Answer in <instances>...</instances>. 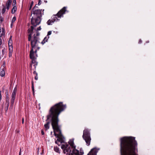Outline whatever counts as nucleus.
Instances as JSON below:
<instances>
[{"label": "nucleus", "mask_w": 155, "mask_h": 155, "mask_svg": "<svg viewBox=\"0 0 155 155\" xmlns=\"http://www.w3.org/2000/svg\"><path fill=\"white\" fill-rule=\"evenodd\" d=\"M66 104H64L62 102H60L51 107L49 111V114L47 115V119L46 120H50L51 121V125L54 130V134L58 139L55 141L56 144L58 145L57 141L62 143V140L60 139V137L62 136L60 127L58 125L59 119L58 117L60 113L63 111L66 108Z\"/></svg>", "instance_id": "obj_1"}, {"label": "nucleus", "mask_w": 155, "mask_h": 155, "mask_svg": "<svg viewBox=\"0 0 155 155\" xmlns=\"http://www.w3.org/2000/svg\"><path fill=\"white\" fill-rule=\"evenodd\" d=\"M137 146L135 137H124L120 139L121 155H137L136 152Z\"/></svg>", "instance_id": "obj_2"}, {"label": "nucleus", "mask_w": 155, "mask_h": 155, "mask_svg": "<svg viewBox=\"0 0 155 155\" xmlns=\"http://www.w3.org/2000/svg\"><path fill=\"white\" fill-rule=\"evenodd\" d=\"M32 13L33 14L31 20V23L32 25L36 27L39 25L41 21V10L36 9V7L33 8Z\"/></svg>", "instance_id": "obj_3"}, {"label": "nucleus", "mask_w": 155, "mask_h": 155, "mask_svg": "<svg viewBox=\"0 0 155 155\" xmlns=\"http://www.w3.org/2000/svg\"><path fill=\"white\" fill-rule=\"evenodd\" d=\"M61 148L64 153L68 155H80V152L76 148H72L68 144L65 143L62 144Z\"/></svg>", "instance_id": "obj_4"}, {"label": "nucleus", "mask_w": 155, "mask_h": 155, "mask_svg": "<svg viewBox=\"0 0 155 155\" xmlns=\"http://www.w3.org/2000/svg\"><path fill=\"white\" fill-rule=\"evenodd\" d=\"M39 40V38H37L34 36L30 41H31V48L36 49L35 50V53L40 48V47L38 46V44L40 43Z\"/></svg>", "instance_id": "obj_5"}, {"label": "nucleus", "mask_w": 155, "mask_h": 155, "mask_svg": "<svg viewBox=\"0 0 155 155\" xmlns=\"http://www.w3.org/2000/svg\"><path fill=\"white\" fill-rule=\"evenodd\" d=\"M82 137L83 139L85 140L86 145L87 146H89L90 144L91 139L90 131L88 129H85L84 130Z\"/></svg>", "instance_id": "obj_6"}, {"label": "nucleus", "mask_w": 155, "mask_h": 155, "mask_svg": "<svg viewBox=\"0 0 155 155\" xmlns=\"http://www.w3.org/2000/svg\"><path fill=\"white\" fill-rule=\"evenodd\" d=\"M35 49L31 48L30 52V57L31 59V62L34 64L33 66L35 67V69L36 66L38 64V62L36 61V60L38 57V55L37 54V52L35 53V51H34Z\"/></svg>", "instance_id": "obj_7"}, {"label": "nucleus", "mask_w": 155, "mask_h": 155, "mask_svg": "<svg viewBox=\"0 0 155 155\" xmlns=\"http://www.w3.org/2000/svg\"><path fill=\"white\" fill-rule=\"evenodd\" d=\"M66 11V8L64 7L58 12L56 15H53L52 20L54 22L55 21H57L60 20V19H58L56 16H57L59 18H61V17H63V15L65 13V12Z\"/></svg>", "instance_id": "obj_8"}, {"label": "nucleus", "mask_w": 155, "mask_h": 155, "mask_svg": "<svg viewBox=\"0 0 155 155\" xmlns=\"http://www.w3.org/2000/svg\"><path fill=\"white\" fill-rule=\"evenodd\" d=\"M17 91V89L16 87L14 88L12 94V98L11 101V103L12 105H13L14 104V101L15 98Z\"/></svg>", "instance_id": "obj_9"}, {"label": "nucleus", "mask_w": 155, "mask_h": 155, "mask_svg": "<svg viewBox=\"0 0 155 155\" xmlns=\"http://www.w3.org/2000/svg\"><path fill=\"white\" fill-rule=\"evenodd\" d=\"M34 26L32 25L31 27V28H29L28 30V32L29 33V34L28 35V41H30L31 40V36L33 33V30L34 29V27H35Z\"/></svg>", "instance_id": "obj_10"}, {"label": "nucleus", "mask_w": 155, "mask_h": 155, "mask_svg": "<svg viewBox=\"0 0 155 155\" xmlns=\"http://www.w3.org/2000/svg\"><path fill=\"white\" fill-rule=\"evenodd\" d=\"M98 150L96 148H93L91 150L87 155H97Z\"/></svg>", "instance_id": "obj_11"}, {"label": "nucleus", "mask_w": 155, "mask_h": 155, "mask_svg": "<svg viewBox=\"0 0 155 155\" xmlns=\"http://www.w3.org/2000/svg\"><path fill=\"white\" fill-rule=\"evenodd\" d=\"M68 143L70 146H71L72 148H75L76 146L75 145L74 143V139H71L68 142Z\"/></svg>", "instance_id": "obj_12"}, {"label": "nucleus", "mask_w": 155, "mask_h": 155, "mask_svg": "<svg viewBox=\"0 0 155 155\" xmlns=\"http://www.w3.org/2000/svg\"><path fill=\"white\" fill-rule=\"evenodd\" d=\"M12 1L11 0H8L6 4V6L8 10L9 9V7L12 3Z\"/></svg>", "instance_id": "obj_13"}, {"label": "nucleus", "mask_w": 155, "mask_h": 155, "mask_svg": "<svg viewBox=\"0 0 155 155\" xmlns=\"http://www.w3.org/2000/svg\"><path fill=\"white\" fill-rule=\"evenodd\" d=\"M50 124V122L48 121L44 125V127L46 130L49 129Z\"/></svg>", "instance_id": "obj_14"}, {"label": "nucleus", "mask_w": 155, "mask_h": 155, "mask_svg": "<svg viewBox=\"0 0 155 155\" xmlns=\"http://www.w3.org/2000/svg\"><path fill=\"white\" fill-rule=\"evenodd\" d=\"M5 71L4 68L2 69L0 71V75L3 77L5 75Z\"/></svg>", "instance_id": "obj_15"}, {"label": "nucleus", "mask_w": 155, "mask_h": 155, "mask_svg": "<svg viewBox=\"0 0 155 155\" xmlns=\"http://www.w3.org/2000/svg\"><path fill=\"white\" fill-rule=\"evenodd\" d=\"M2 31L1 33V27H0V38L2 36L4 35L5 34V30L4 28H2Z\"/></svg>", "instance_id": "obj_16"}, {"label": "nucleus", "mask_w": 155, "mask_h": 155, "mask_svg": "<svg viewBox=\"0 0 155 155\" xmlns=\"http://www.w3.org/2000/svg\"><path fill=\"white\" fill-rule=\"evenodd\" d=\"M49 38V36H48L47 37V36L45 37L44 39L41 42V44L42 45L44 44L46 42H47L48 40V39Z\"/></svg>", "instance_id": "obj_17"}, {"label": "nucleus", "mask_w": 155, "mask_h": 155, "mask_svg": "<svg viewBox=\"0 0 155 155\" xmlns=\"http://www.w3.org/2000/svg\"><path fill=\"white\" fill-rule=\"evenodd\" d=\"M54 23V22L52 21V19H49L47 21V23L48 25H52Z\"/></svg>", "instance_id": "obj_18"}, {"label": "nucleus", "mask_w": 155, "mask_h": 155, "mask_svg": "<svg viewBox=\"0 0 155 155\" xmlns=\"http://www.w3.org/2000/svg\"><path fill=\"white\" fill-rule=\"evenodd\" d=\"M17 10V8L16 6H14L13 7V8L12 10V14L14 13Z\"/></svg>", "instance_id": "obj_19"}, {"label": "nucleus", "mask_w": 155, "mask_h": 155, "mask_svg": "<svg viewBox=\"0 0 155 155\" xmlns=\"http://www.w3.org/2000/svg\"><path fill=\"white\" fill-rule=\"evenodd\" d=\"M54 150L56 152L59 153H60V152L59 150V148L58 147H54Z\"/></svg>", "instance_id": "obj_20"}, {"label": "nucleus", "mask_w": 155, "mask_h": 155, "mask_svg": "<svg viewBox=\"0 0 155 155\" xmlns=\"http://www.w3.org/2000/svg\"><path fill=\"white\" fill-rule=\"evenodd\" d=\"M6 94V101H9V99L8 91L5 92Z\"/></svg>", "instance_id": "obj_21"}, {"label": "nucleus", "mask_w": 155, "mask_h": 155, "mask_svg": "<svg viewBox=\"0 0 155 155\" xmlns=\"http://www.w3.org/2000/svg\"><path fill=\"white\" fill-rule=\"evenodd\" d=\"M6 11V8L5 5H2V14H4Z\"/></svg>", "instance_id": "obj_22"}, {"label": "nucleus", "mask_w": 155, "mask_h": 155, "mask_svg": "<svg viewBox=\"0 0 155 155\" xmlns=\"http://www.w3.org/2000/svg\"><path fill=\"white\" fill-rule=\"evenodd\" d=\"M12 37V36H10V38L8 41V44L9 46H10V45H12V40L11 39Z\"/></svg>", "instance_id": "obj_23"}, {"label": "nucleus", "mask_w": 155, "mask_h": 155, "mask_svg": "<svg viewBox=\"0 0 155 155\" xmlns=\"http://www.w3.org/2000/svg\"><path fill=\"white\" fill-rule=\"evenodd\" d=\"M32 89L33 91V93L34 94V86L33 81L32 82Z\"/></svg>", "instance_id": "obj_24"}, {"label": "nucleus", "mask_w": 155, "mask_h": 155, "mask_svg": "<svg viewBox=\"0 0 155 155\" xmlns=\"http://www.w3.org/2000/svg\"><path fill=\"white\" fill-rule=\"evenodd\" d=\"M9 105V101H6L5 104V107H8Z\"/></svg>", "instance_id": "obj_25"}, {"label": "nucleus", "mask_w": 155, "mask_h": 155, "mask_svg": "<svg viewBox=\"0 0 155 155\" xmlns=\"http://www.w3.org/2000/svg\"><path fill=\"white\" fill-rule=\"evenodd\" d=\"M39 35H40L39 33L38 32H37L36 34V35L34 34L33 35V37L35 36V37H36L37 38H39Z\"/></svg>", "instance_id": "obj_26"}, {"label": "nucleus", "mask_w": 155, "mask_h": 155, "mask_svg": "<svg viewBox=\"0 0 155 155\" xmlns=\"http://www.w3.org/2000/svg\"><path fill=\"white\" fill-rule=\"evenodd\" d=\"M33 1H32L30 4V7H29V10H31L32 7V6L33 5Z\"/></svg>", "instance_id": "obj_27"}, {"label": "nucleus", "mask_w": 155, "mask_h": 155, "mask_svg": "<svg viewBox=\"0 0 155 155\" xmlns=\"http://www.w3.org/2000/svg\"><path fill=\"white\" fill-rule=\"evenodd\" d=\"M16 20V17H13L12 19V23H13Z\"/></svg>", "instance_id": "obj_28"}, {"label": "nucleus", "mask_w": 155, "mask_h": 155, "mask_svg": "<svg viewBox=\"0 0 155 155\" xmlns=\"http://www.w3.org/2000/svg\"><path fill=\"white\" fill-rule=\"evenodd\" d=\"M3 21V18L1 16H0V24Z\"/></svg>", "instance_id": "obj_29"}, {"label": "nucleus", "mask_w": 155, "mask_h": 155, "mask_svg": "<svg viewBox=\"0 0 155 155\" xmlns=\"http://www.w3.org/2000/svg\"><path fill=\"white\" fill-rule=\"evenodd\" d=\"M51 34V31H49L48 33L47 36H48L50 35Z\"/></svg>", "instance_id": "obj_30"}, {"label": "nucleus", "mask_w": 155, "mask_h": 155, "mask_svg": "<svg viewBox=\"0 0 155 155\" xmlns=\"http://www.w3.org/2000/svg\"><path fill=\"white\" fill-rule=\"evenodd\" d=\"M12 52L11 51H9V56L10 57L12 56Z\"/></svg>", "instance_id": "obj_31"}, {"label": "nucleus", "mask_w": 155, "mask_h": 155, "mask_svg": "<svg viewBox=\"0 0 155 155\" xmlns=\"http://www.w3.org/2000/svg\"><path fill=\"white\" fill-rule=\"evenodd\" d=\"M9 49L10 51H12V45H10V46H9Z\"/></svg>", "instance_id": "obj_32"}, {"label": "nucleus", "mask_w": 155, "mask_h": 155, "mask_svg": "<svg viewBox=\"0 0 155 155\" xmlns=\"http://www.w3.org/2000/svg\"><path fill=\"white\" fill-rule=\"evenodd\" d=\"M84 154L83 151L82 150H80V155H83Z\"/></svg>", "instance_id": "obj_33"}, {"label": "nucleus", "mask_w": 155, "mask_h": 155, "mask_svg": "<svg viewBox=\"0 0 155 155\" xmlns=\"http://www.w3.org/2000/svg\"><path fill=\"white\" fill-rule=\"evenodd\" d=\"M41 29V26H39V27H38L37 28V31H40V30Z\"/></svg>", "instance_id": "obj_34"}, {"label": "nucleus", "mask_w": 155, "mask_h": 155, "mask_svg": "<svg viewBox=\"0 0 155 155\" xmlns=\"http://www.w3.org/2000/svg\"><path fill=\"white\" fill-rule=\"evenodd\" d=\"M33 74H35L36 75H37V76H38V73L36 72V71H35L33 72Z\"/></svg>", "instance_id": "obj_35"}, {"label": "nucleus", "mask_w": 155, "mask_h": 155, "mask_svg": "<svg viewBox=\"0 0 155 155\" xmlns=\"http://www.w3.org/2000/svg\"><path fill=\"white\" fill-rule=\"evenodd\" d=\"M5 53V51L4 50V49L2 50V55H4Z\"/></svg>", "instance_id": "obj_36"}, {"label": "nucleus", "mask_w": 155, "mask_h": 155, "mask_svg": "<svg viewBox=\"0 0 155 155\" xmlns=\"http://www.w3.org/2000/svg\"><path fill=\"white\" fill-rule=\"evenodd\" d=\"M41 0H39L38 2V5H41Z\"/></svg>", "instance_id": "obj_37"}, {"label": "nucleus", "mask_w": 155, "mask_h": 155, "mask_svg": "<svg viewBox=\"0 0 155 155\" xmlns=\"http://www.w3.org/2000/svg\"><path fill=\"white\" fill-rule=\"evenodd\" d=\"M2 39L1 38H0V46H1V45H2Z\"/></svg>", "instance_id": "obj_38"}, {"label": "nucleus", "mask_w": 155, "mask_h": 155, "mask_svg": "<svg viewBox=\"0 0 155 155\" xmlns=\"http://www.w3.org/2000/svg\"><path fill=\"white\" fill-rule=\"evenodd\" d=\"M38 76H37V75H36V76L35 77V79L36 80H38Z\"/></svg>", "instance_id": "obj_39"}, {"label": "nucleus", "mask_w": 155, "mask_h": 155, "mask_svg": "<svg viewBox=\"0 0 155 155\" xmlns=\"http://www.w3.org/2000/svg\"><path fill=\"white\" fill-rule=\"evenodd\" d=\"M41 134L42 135H44V133L43 130H41Z\"/></svg>", "instance_id": "obj_40"}, {"label": "nucleus", "mask_w": 155, "mask_h": 155, "mask_svg": "<svg viewBox=\"0 0 155 155\" xmlns=\"http://www.w3.org/2000/svg\"><path fill=\"white\" fill-rule=\"evenodd\" d=\"M8 107H5V109L6 111H7L8 110Z\"/></svg>", "instance_id": "obj_41"}, {"label": "nucleus", "mask_w": 155, "mask_h": 155, "mask_svg": "<svg viewBox=\"0 0 155 155\" xmlns=\"http://www.w3.org/2000/svg\"><path fill=\"white\" fill-rule=\"evenodd\" d=\"M13 3H14V5H15L16 3V0H13Z\"/></svg>", "instance_id": "obj_42"}, {"label": "nucleus", "mask_w": 155, "mask_h": 155, "mask_svg": "<svg viewBox=\"0 0 155 155\" xmlns=\"http://www.w3.org/2000/svg\"><path fill=\"white\" fill-rule=\"evenodd\" d=\"M21 148L20 149V151L19 153V155H21Z\"/></svg>", "instance_id": "obj_43"}, {"label": "nucleus", "mask_w": 155, "mask_h": 155, "mask_svg": "<svg viewBox=\"0 0 155 155\" xmlns=\"http://www.w3.org/2000/svg\"><path fill=\"white\" fill-rule=\"evenodd\" d=\"M24 118H22V123L23 124L24 123Z\"/></svg>", "instance_id": "obj_44"}, {"label": "nucleus", "mask_w": 155, "mask_h": 155, "mask_svg": "<svg viewBox=\"0 0 155 155\" xmlns=\"http://www.w3.org/2000/svg\"><path fill=\"white\" fill-rule=\"evenodd\" d=\"M142 42V41L141 40H140L139 41V43L140 44Z\"/></svg>", "instance_id": "obj_45"}, {"label": "nucleus", "mask_w": 155, "mask_h": 155, "mask_svg": "<svg viewBox=\"0 0 155 155\" xmlns=\"http://www.w3.org/2000/svg\"><path fill=\"white\" fill-rule=\"evenodd\" d=\"M13 23H12H12H11V27H12V25H13Z\"/></svg>", "instance_id": "obj_46"}, {"label": "nucleus", "mask_w": 155, "mask_h": 155, "mask_svg": "<svg viewBox=\"0 0 155 155\" xmlns=\"http://www.w3.org/2000/svg\"><path fill=\"white\" fill-rule=\"evenodd\" d=\"M39 149L38 150V154Z\"/></svg>", "instance_id": "obj_47"}, {"label": "nucleus", "mask_w": 155, "mask_h": 155, "mask_svg": "<svg viewBox=\"0 0 155 155\" xmlns=\"http://www.w3.org/2000/svg\"><path fill=\"white\" fill-rule=\"evenodd\" d=\"M45 2H46V3H47V1H45Z\"/></svg>", "instance_id": "obj_48"}, {"label": "nucleus", "mask_w": 155, "mask_h": 155, "mask_svg": "<svg viewBox=\"0 0 155 155\" xmlns=\"http://www.w3.org/2000/svg\"><path fill=\"white\" fill-rule=\"evenodd\" d=\"M35 7H36V8L38 7L36 5H35Z\"/></svg>", "instance_id": "obj_49"}, {"label": "nucleus", "mask_w": 155, "mask_h": 155, "mask_svg": "<svg viewBox=\"0 0 155 155\" xmlns=\"http://www.w3.org/2000/svg\"><path fill=\"white\" fill-rule=\"evenodd\" d=\"M43 153V151H42V153H41V154H42Z\"/></svg>", "instance_id": "obj_50"}, {"label": "nucleus", "mask_w": 155, "mask_h": 155, "mask_svg": "<svg viewBox=\"0 0 155 155\" xmlns=\"http://www.w3.org/2000/svg\"><path fill=\"white\" fill-rule=\"evenodd\" d=\"M1 91H0V95H1Z\"/></svg>", "instance_id": "obj_51"}]
</instances>
